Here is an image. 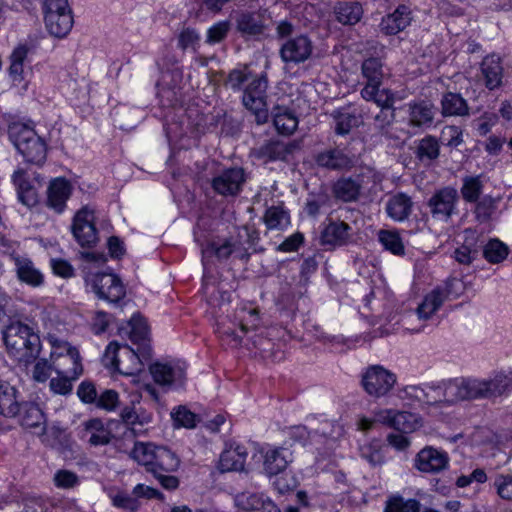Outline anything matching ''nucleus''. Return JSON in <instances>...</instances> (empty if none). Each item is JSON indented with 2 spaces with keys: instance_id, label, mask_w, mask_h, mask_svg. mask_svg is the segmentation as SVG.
<instances>
[{
  "instance_id": "44",
  "label": "nucleus",
  "mask_w": 512,
  "mask_h": 512,
  "mask_svg": "<svg viewBox=\"0 0 512 512\" xmlns=\"http://www.w3.org/2000/svg\"><path fill=\"white\" fill-rule=\"evenodd\" d=\"M483 183L480 176H467L463 179L460 189L462 198L468 203H475L480 199L483 191Z\"/></svg>"
},
{
  "instance_id": "60",
  "label": "nucleus",
  "mask_w": 512,
  "mask_h": 512,
  "mask_svg": "<svg viewBox=\"0 0 512 512\" xmlns=\"http://www.w3.org/2000/svg\"><path fill=\"white\" fill-rule=\"evenodd\" d=\"M230 30L229 21H220L211 26L207 31L206 42L209 44L219 43L224 40Z\"/></svg>"
},
{
  "instance_id": "11",
  "label": "nucleus",
  "mask_w": 512,
  "mask_h": 512,
  "mask_svg": "<svg viewBox=\"0 0 512 512\" xmlns=\"http://www.w3.org/2000/svg\"><path fill=\"white\" fill-rule=\"evenodd\" d=\"M186 368V364L181 361L157 362L150 366V373L154 381L163 387L182 386Z\"/></svg>"
},
{
  "instance_id": "2",
  "label": "nucleus",
  "mask_w": 512,
  "mask_h": 512,
  "mask_svg": "<svg viewBox=\"0 0 512 512\" xmlns=\"http://www.w3.org/2000/svg\"><path fill=\"white\" fill-rule=\"evenodd\" d=\"M3 340L10 356L20 363L35 361L41 351V340L34 327L12 321L3 331Z\"/></svg>"
},
{
  "instance_id": "31",
  "label": "nucleus",
  "mask_w": 512,
  "mask_h": 512,
  "mask_svg": "<svg viewBox=\"0 0 512 512\" xmlns=\"http://www.w3.org/2000/svg\"><path fill=\"white\" fill-rule=\"evenodd\" d=\"M44 21L48 32L57 38L67 36L74 23L72 12L46 15Z\"/></svg>"
},
{
  "instance_id": "29",
  "label": "nucleus",
  "mask_w": 512,
  "mask_h": 512,
  "mask_svg": "<svg viewBox=\"0 0 512 512\" xmlns=\"http://www.w3.org/2000/svg\"><path fill=\"white\" fill-rule=\"evenodd\" d=\"M434 119V106L426 101L408 104V123L414 127L430 126Z\"/></svg>"
},
{
  "instance_id": "23",
  "label": "nucleus",
  "mask_w": 512,
  "mask_h": 512,
  "mask_svg": "<svg viewBox=\"0 0 512 512\" xmlns=\"http://www.w3.org/2000/svg\"><path fill=\"white\" fill-rule=\"evenodd\" d=\"M351 226L345 222H331L321 233V243L330 246H343L351 240Z\"/></svg>"
},
{
  "instance_id": "62",
  "label": "nucleus",
  "mask_w": 512,
  "mask_h": 512,
  "mask_svg": "<svg viewBox=\"0 0 512 512\" xmlns=\"http://www.w3.org/2000/svg\"><path fill=\"white\" fill-rule=\"evenodd\" d=\"M54 484L58 488L70 489L79 484L78 476L69 470H59L54 475Z\"/></svg>"
},
{
  "instance_id": "12",
  "label": "nucleus",
  "mask_w": 512,
  "mask_h": 512,
  "mask_svg": "<svg viewBox=\"0 0 512 512\" xmlns=\"http://www.w3.org/2000/svg\"><path fill=\"white\" fill-rule=\"evenodd\" d=\"M246 182V175L243 168L235 167L222 171L212 179L213 190L222 196H236L242 190Z\"/></svg>"
},
{
  "instance_id": "49",
  "label": "nucleus",
  "mask_w": 512,
  "mask_h": 512,
  "mask_svg": "<svg viewBox=\"0 0 512 512\" xmlns=\"http://www.w3.org/2000/svg\"><path fill=\"white\" fill-rule=\"evenodd\" d=\"M476 203L474 214L479 222H487L491 219L497 208V200L490 195H485Z\"/></svg>"
},
{
  "instance_id": "19",
  "label": "nucleus",
  "mask_w": 512,
  "mask_h": 512,
  "mask_svg": "<svg viewBox=\"0 0 512 512\" xmlns=\"http://www.w3.org/2000/svg\"><path fill=\"white\" fill-rule=\"evenodd\" d=\"M302 148V140H270L259 149V155L268 158L270 161H287L288 157Z\"/></svg>"
},
{
  "instance_id": "48",
  "label": "nucleus",
  "mask_w": 512,
  "mask_h": 512,
  "mask_svg": "<svg viewBox=\"0 0 512 512\" xmlns=\"http://www.w3.org/2000/svg\"><path fill=\"white\" fill-rule=\"evenodd\" d=\"M130 332L129 337L133 343H141L143 348L146 347V340L149 333V329L147 323L143 317L140 315H134L130 321Z\"/></svg>"
},
{
  "instance_id": "1",
  "label": "nucleus",
  "mask_w": 512,
  "mask_h": 512,
  "mask_svg": "<svg viewBox=\"0 0 512 512\" xmlns=\"http://www.w3.org/2000/svg\"><path fill=\"white\" fill-rule=\"evenodd\" d=\"M509 381L504 375H496L491 379H461L453 380L436 387H431L430 391L438 392V397L429 398V392H425L418 386H410L408 389L417 399L428 404L438 402L456 403L463 400H473L481 398H492L502 395Z\"/></svg>"
},
{
  "instance_id": "26",
  "label": "nucleus",
  "mask_w": 512,
  "mask_h": 512,
  "mask_svg": "<svg viewBox=\"0 0 512 512\" xmlns=\"http://www.w3.org/2000/svg\"><path fill=\"white\" fill-rule=\"evenodd\" d=\"M47 193V205L60 213L71 194V185L66 179L57 178L50 183Z\"/></svg>"
},
{
  "instance_id": "14",
  "label": "nucleus",
  "mask_w": 512,
  "mask_h": 512,
  "mask_svg": "<svg viewBox=\"0 0 512 512\" xmlns=\"http://www.w3.org/2000/svg\"><path fill=\"white\" fill-rule=\"evenodd\" d=\"M376 421L388 425L401 433H411L420 426L417 415L406 411H395L392 409H385L377 412Z\"/></svg>"
},
{
  "instance_id": "24",
  "label": "nucleus",
  "mask_w": 512,
  "mask_h": 512,
  "mask_svg": "<svg viewBox=\"0 0 512 512\" xmlns=\"http://www.w3.org/2000/svg\"><path fill=\"white\" fill-rule=\"evenodd\" d=\"M464 236L463 244L454 251V258L460 264L470 265L479 256L482 242L479 243L476 233L471 230H465Z\"/></svg>"
},
{
  "instance_id": "13",
  "label": "nucleus",
  "mask_w": 512,
  "mask_h": 512,
  "mask_svg": "<svg viewBox=\"0 0 512 512\" xmlns=\"http://www.w3.org/2000/svg\"><path fill=\"white\" fill-rule=\"evenodd\" d=\"M203 258L215 256L219 260H226L231 255L241 260H248L249 253L244 243L231 236L222 242H210L202 249Z\"/></svg>"
},
{
  "instance_id": "38",
  "label": "nucleus",
  "mask_w": 512,
  "mask_h": 512,
  "mask_svg": "<svg viewBox=\"0 0 512 512\" xmlns=\"http://www.w3.org/2000/svg\"><path fill=\"white\" fill-rule=\"evenodd\" d=\"M263 221L269 230H284L290 225V214L282 205L271 206L266 209Z\"/></svg>"
},
{
  "instance_id": "21",
  "label": "nucleus",
  "mask_w": 512,
  "mask_h": 512,
  "mask_svg": "<svg viewBox=\"0 0 512 512\" xmlns=\"http://www.w3.org/2000/svg\"><path fill=\"white\" fill-rule=\"evenodd\" d=\"M413 206L414 203L409 195L404 192H398L388 198L385 204V211L392 220L402 222L410 217Z\"/></svg>"
},
{
  "instance_id": "61",
  "label": "nucleus",
  "mask_w": 512,
  "mask_h": 512,
  "mask_svg": "<svg viewBox=\"0 0 512 512\" xmlns=\"http://www.w3.org/2000/svg\"><path fill=\"white\" fill-rule=\"evenodd\" d=\"M60 364L50 363L47 359L37 360L33 368V379L37 382H45L51 375L52 370Z\"/></svg>"
},
{
  "instance_id": "6",
  "label": "nucleus",
  "mask_w": 512,
  "mask_h": 512,
  "mask_svg": "<svg viewBox=\"0 0 512 512\" xmlns=\"http://www.w3.org/2000/svg\"><path fill=\"white\" fill-rule=\"evenodd\" d=\"M397 382V376L381 365H371L361 377V386L372 398H381L389 394Z\"/></svg>"
},
{
  "instance_id": "8",
  "label": "nucleus",
  "mask_w": 512,
  "mask_h": 512,
  "mask_svg": "<svg viewBox=\"0 0 512 512\" xmlns=\"http://www.w3.org/2000/svg\"><path fill=\"white\" fill-rule=\"evenodd\" d=\"M459 195L454 187L437 190L428 200L427 206L431 216L439 221L448 222L457 213Z\"/></svg>"
},
{
  "instance_id": "43",
  "label": "nucleus",
  "mask_w": 512,
  "mask_h": 512,
  "mask_svg": "<svg viewBox=\"0 0 512 512\" xmlns=\"http://www.w3.org/2000/svg\"><path fill=\"white\" fill-rule=\"evenodd\" d=\"M481 250L484 258L493 264L504 261L509 254L508 246L498 239H492L486 245L482 244Z\"/></svg>"
},
{
  "instance_id": "42",
  "label": "nucleus",
  "mask_w": 512,
  "mask_h": 512,
  "mask_svg": "<svg viewBox=\"0 0 512 512\" xmlns=\"http://www.w3.org/2000/svg\"><path fill=\"white\" fill-rule=\"evenodd\" d=\"M36 132L28 125L20 122L11 123L8 126V137L18 151L35 137Z\"/></svg>"
},
{
  "instance_id": "16",
  "label": "nucleus",
  "mask_w": 512,
  "mask_h": 512,
  "mask_svg": "<svg viewBox=\"0 0 512 512\" xmlns=\"http://www.w3.org/2000/svg\"><path fill=\"white\" fill-rule=\"evenodd\" d=\"M313 44L309 37L299 35L282 44L280 57L285 63L299 64L311 56Z\"/></svg>"
},
{
  "instance_id": "39",
  "label": "nucleus",
  "mask_w": 512,
  "mask_h": 512,
  "mask_svg": "<svg viewBox=\"0 0 512 512\" xmlns=\"http://www.w3.org/2000/svg\"><path fill=\"white\" fill-rule=\"evenodd\" d=\"M443 302L444 293L441 288H436L418 306L416 315L419 319L427 320L441 307Z\"/></svg>"
},
{
  "instance_id": "35",
  "label": "nucleus",
  "mask_w": 512,
  "mask_h": 512,
  "mask_svg": "<svg viewBox=\"0 0 512 512\" xmlns=\"http://www.w3.org/2000/svg\"><path fill=\"white\" fill-rule=\"evenodd\" d=\"M443 116H465L469 114L466 100L458 93H445L441 100Z\"/></svg>"
},
{
  "instance_id": "34",
  "label": "nucleus",
  "mask_w": 512,
  "mask_h": 512,
  "mask_svg": "<svg viewBox=\"0 0 512 512\" xmlns=\"http://www.w3.org/2000/svg\"><path fill=\"white\" fill-rule=\"evenodd\" d=\"M15 266L18 278L31 286L37 287L43 283V275L34 267L33 262L24 257H16Z\"/></svg>"
},
{
  "instance_id": "32",
  "label": "nucleus",
  "mask_w": 512,
  "mask_h": 512,
  "mask_svg": "<svg viewBox=\"0 0 512 512\" xmlns=\"http://www.w3.org/2000/svg\"><path fill=\"white\" fill-rule=\"evenodd\" d=\"M333 13L342 25H355L363 16V8L358 2H337Z\"/></svg>"
},
{
  "instance_id": "57",
  "label": "nucleus",
  "mask_w": 512,
  "mask_h": 512,
  "mask_svg": "<svg viewBox=\"0 0 512 512\" xmlns=\"http://www.w3.org/2000/svg\"><path fill=\"white\" fill-rule=\"evenodd\" d=\"M360 184L361 189L366 188L370 184L379 185L383 181V175L372 167H362L360 171L354 175Z\"/></svg>"
},
{
  "instance_id": "55",
  "label": "nucleus",
  "mask_w": 512,
  "mask_h": 512,
  "mask_svg": "<svg viewBox=\"0 0 512 512\" xmlns=\"http://www.w3.org/2000/svg\"><path fill=\"white\" fill-rule=\"evenodd\" d=\"M171 417L176 426L194 428L197 422V415L188 410L185 406H179L171 412Z\"/></svg>"
},
{
  "instance_id": "5",
  "label": "nucleus",
  "mask_w": 512,
  "mask_h": 512,
  "mask_svg": "<svg viewBox=\"0 0 512 512\" xmlns=\"http://www.w3.org/2000/svg\"><path fill=\"white\" fill-rule=\"evenodd\" d=\"M180 465L179 457L170 449L158 446L154 453V460L149 473L159 481L161 486L167 490H175L179 486V479L171 475Z\"/></svg>"
},
{
  "instance_id": "33",
  "label": "nucleus",
  "mask_w": 512,
  "mask_h": 512,
  "mask_svg": "<svg viewBox=\"0 0 512 512\" xmlns=\"http://www.w3.org/2000/svg\"><path fill=\"white\" fill-rule=\"evenodd\" d=\"M19 421L26 429H39L38 433L45 430V417L42 410L35 404H24L19 407Z\"/></svg>"
},
{
  "instance_id": "27",
  "label": "nucleus",
  "mask_w": 512,
  "mask_h": 512,
  "mask_svg": "<svg viewBox=\"0 0 512 512\" xmlns=\"http://www.w3.org/2000/svg\"><path fill=\"white\" fill-rule=\"evenodd\" d=\"M247 451L245 447L237 445L225 449L219 460V469L221 472L242 471L244 470Z\"/></svg>"
},
{
  "instance_id": "17",
  "label": "nucleus",
  "mask_w": 512,
  "mask_h": 512,
  "mask_svg": "<svg viewBox=\"0 0 512 512\" xmlns=\"http://www.w3.org/2000/svg\"><path fill=\"white\" fill-rule=\"evenodd\" d=\"M314 160L319 167L328 170L349 171L354 167V158L339 148L320 151L315 155Z\"/></svg>"
},
{
  "instance_id": "58",
  "label": "nucleus",
  "mask_w": 512,
  "mask_h": 512,
  "mask_svg": "<svg viewBox=\"0 0 512 512\" xmlns=\"http://www.w3.org/2000/svg\"><path fill=\"white\" fill-rule=\"evenodd\" d=\"M363 99L375 102L381 109H392L394 104V94L391 90L380 89V86L374 87L372 97Z\"/></svg>"
},
{
  "instance_id": "54",
  "label": "nucleus",
  "mask_w": 512,
  "mask_h": 512,
  "mask_svg": "<svg viewBox=\"0 0 512 512\" xmlns=\"http://www.w3.org/2000/svg\"><path fill=\"white\" fill-rule=\"evenodd\" d=\"M200 43L199 33L191 28L186 27L181 30L178 35V47L182 50L191 49L196 51Z\"/></svg>"
},
{
  "instance_id": "36",
  "label": "nucleus",
  "mask_w": 512,
  "mask_h": 512,
  "mask_svg": "<svg viewBox=\"0 0 512 512\" xmlns=\"http://www.w3.org/2000/svg\"><path fill=\"white\" fill-rule=\"evenodd\" d=\"M19 412L16 390L8 382L0 381V414L13 417Z\"/></svg>"
},
{
  "instance_id": "4",
  "label": "nucleus",
  "mask_w": 512,
  "mask_h": 512,
  "mask_svg": "<svg viewBox=\"0 0 512 512\" xmlns=\"http://www.w3.org/2000/svg\"><path fill=\"white\" fill-rule=\"evenodd\" d=\"M267 88V76L260 74L252 76L243 90L242 104L255 115L258 124L266 123L268 120Z\"/></svg>"
},
{
  "instance_id": "52",
  "label": "nucleus",
  "mask_w": 512,
  "mask_h": 512,
  "mask_svg": "<svg viewBox=\"0 0 512 512\" xmlns=\"http://www.w3.org/2000/svg\"><path fill=\"white\" fill-rule=\"evenodd\" d=\"M360 455L372 466L381 465L384 462L381 444L377 440L361 446Z\"/></svg>"
},
{
  "instance_id": "53",
  "label": "nucleus",
  "mask_w": 512,
  "mask_h": 512,
  "mask_svg": "<svg viewBox=\"0 0 512 512\" xmlns=\"http://www.w3.org/2000/svg\"><path fill=\"white\" fill-rule=\"evenodd\" d=\"M329 202L330 198L326 192L311 193L307 198L305 210L309 216L315 217L322 207L329 205Z\"/></svg>"
},
{
  "instance_id": "9",
  "label": "nucleus",
  "mask_w": 512,
  "mask_h": 512,
  "mask_svg": "<svg viewBox=\"0 0 512 512\" xmlns=\"http://www.w3.org/2000/svg\"><path fill=\"white\" fill-rule=\"evenodd\" d=\"M89 281L98 298L109 303H118L126 294L121 279L113 273H97Z\"/></svg>"
},
{
  "instance_id": "30",
  "label": "nucleus",
  "mask_w": 512,
  "mask_h": 512,
  "mask_svg": "<svg viewBox=\"0 0 512 512\" xmlns=\"http://www.w3.org/2000/svg\"><path fill=\"white\" fill-rule=\"evenodd\" d=\"M481 71L488 89L493 90L502 84L503 68L498 56L485 57L481 63Z\"/></svg>"
},
{
  "instance_id": "40",
  "label": "nucleus",
  "mask_w": 512,
  "mask_h": 512,
  "mask_svg": "<svg viewBox=\"0 0 512 512\" xmlns=\"http://www.w3.org/2000/svg\"><path fill=\"white\" fill-rule=\"evenodd\" d=\"M46 152V144L38 135L33 137L29 141V144L27 143L24 145V147L19 151L27 162L37 165L42 164L45 161Z\"/></svg>"
},
{
  "instance_id": "56",
  "label": "nucleus",
  "mask_w": 512,
  "mask_h": 512,
  "mask_svg": "<svg viewBox=\"0 0 512 512\" xmlns=\"http://www.w3.org/2000/svg\"><path fill=\"white\" fill-rule=\"evenodd\" d=\"M275 477L276 479L274 480L273 485L280 494L293 491L299 484L297 477L291 471L285 470L283 473H280Z\"/></svg>"
},
{
  "instance_id": "18",
  "label": "nucleus",
  "mask_w": 512,
  "mask_h": 512,
  "mask_svg": "<svg viewBox=\"0 0 512 512\" xmlns=\"http://www.w3.org/2000/svg\"><path fill=\"white\" fill-rule=\"evenodd\" d=\"M292 462L293 452L290 448L284 446L273 447L264 454L263 468L269 477L277 476L283 473Z\"/></svg>"
},
{
  "instance_id": "7",
  "label": "nucleus",
  "mask_w": 512,
  "mask_h": 512,
  "mask_svg": "<svg viewBox=\"0 0 512 512\" xmlns=\"http://www.w3.org/2000/svg\"><path fill=\"white\" fill-rule=\"evenodd\" d=\"M63 363L71 364L70 370L55 367L57 377L50 380V389L56 394L67 395L72 391V380L78 378L82 373L80 356L75 348H69L67 354L61 358Z\"/></svg>"
},
{
  "instance_id": "63",
  "label": "nucleus",
  "mask_w": 512,
  "mask_h": 512,
  "mask_svg": "<svg viewBox=\"0 0 512 512\" xmlns=\"http://www.w3.org/2000/svg\"><path fill=\"white\" fill-rule=\"evenodd\" d=\"M494 485L502 499L512 500V475H498Z\"/></svg>"
},
{
  "instance_id": "15",
  "label": "nucleus",
  "mask_w": 512,
  "mask_h": 512,
  "mask_svg": "<svg viewBox=\"0 0 512 512\" xmlns=\"http://www.w3.org/2000/svg\"><path fill=\"white\" fill-rule=\"evenodd\" d=\"M414 462L415 468L420 472L439 473L448 467L449 457L445 451L426 446L418 452Z\"/></svg>"
},
{
  "instance_id": "41",
  "label": "nucleus",
  "mask_w": 512,
  "mask_h": 512,
  "mask_svg": "<svg viewBox=\"0 0 512 512\" xmlns=\"http://www.w3.org/2000/svg\"><path fill=\"white\" fill-rule=\"evenodd\" d=\"M331 116L335 122V133L337 135H347L358 126V117L349 111L348 108L334 110Z\"/></svg>"
},
{
  "instance_id": "22",
  "label": "nucleus",
  "mask_w": 512,
  "mask_h": 512,
  "mask_svg": "<svg viewBox=\"0 0 512 512\" xmlns=\"http://www.w3.org/2000/svg\"><path fill=\"white\" fill-rule=\"evenodd\" d=\"M412 21L411 10L406 5H400L396 10L385 16L380 23V30L386 35H396L407 28Z\"/></svg>"
},
{
  "instance_id": "10",
  "label": "nucleus",
  "mask_w": 512,
  "mask_h": 512,
  "mask_svg": "<svg viewBox=\"0 0 512 512\" xmlns=\"http://www.w3.org/2000/svg\"><path fill=\"white\" fill-rule=\"evenodd\" d=\"M72 233L82 247H92L98 241L94 224V212L87 206L81 208L73 218Z\"/></svg>"
},
{
  "instance_id": "28",
  "label": "nucleus",
  "mask_w": 512,
  "mask_h": 512,
  "mask_svg": "<svg viewBox=\"0 0 512 512\" xmlns=\"http://www.w3.org/2000/svg\"><path fill=\"white\" fill-rule=\"evenodd\" d=\"M236 30L242 36H256L264 31V23L260 14L244 11L235 18Z\"/></svg>"
},
{
  "instance_id": "51",
  "label": "nucleus",
  "mask_w": 512,
  "mask_h": 512,
  "mask_svg": "<svg viewBox=\"0 0 512 512\" xmlns=\"http://www.w3.org/2000/svg\"><path fill=\"white\" fill-rule=\"evenodd\" d=\"M439 156V144L436 138L426 136L417 147V157L421 160L432 161Z\"/></svg>"
},
{
  "instance_id": "3",
  "label": "nucleus",
  "mask_w": 512,
  "mask_h": 512,
  "mask_svg": "<svg viewBox=\"0 0 512 512\" xmlns=\"http://www.w3.org/2000/svg\"><path fill=\"white\" fill-rule=\"evenodd\" d=\"M150 356V349L144 347L138 353L126 344L121 346L113 341L106 347L102 361L105 367L113 371L124 376H133L142 371V358L148 359Z\"/></svg>"
},
{
  "instance_id": "20",
  "label": "nucleus",
  "mask_w": 512,
  "mask_h": 512,
  "mask_svg": "<svg viewBox=\"0 0 512 512\" xmlns=\"http://www.w3.org/2000/svg\"><path fill=\"white\" fill-rule=\"evenodd\" d=\"M363 78L366 84L361 90L362 98L372 97L374 87L381 86L384 77L383 63L377 57H369L365 59L361 66Z\"/></svg>"
},
{
  "instance_id": "59",
  "label": "nucleus",
  "mask_w": 512,
  "mask_h": 512,
  "mask_svg": "<svg viewBox=\"0 0 512 512\" xmlns=\"http://www.w3.org/2000/svg\"><path fill=\"white\" fill-rule=\"evenodd\" d=\"M252 78L250 72L240 69H233L229 72L225 85L230 87L233 91H241L243 84L249 82Z\"/></svg>"
},
{
  "instance_id": "46",
  "label": "nucleus",
  "mask_w": 512,
  "mask_h": 512,
  "mask_svg": "<svg viewBox=\"0 0 512 512\" xmlns=\"http://www.w3.org/2000/svg\"><path fill=\"white\" fill-rule=\"evenodd\" d=\"M421 504L416 499H404L401 496L388 498L384 512H420Z\"/></svg>"
},
{
  "instance_id": "45",
  "label": "nucleus",
  "mask_w": 512,
  "mask_h": 512,
  "mask_svg": "<svg viewBox=\"0 0 512 512\" xmlns=\"http://www.w3.org/2000/svg\"><path fill=\"white\" fill-rule=\"evenodd\" d=\"M157 448L158 446L151 443L137 442L135 443L130 455L139 464L145 466L147 472H149V467L153 464L154 453Z\"/></svg>"
},
{
  "instance_id": "25",
  "label": "nucleus",
  "mask_w": 512,
  "mask_h": 512,
  "mask_svg": "<svg viewBox=\"0 0 512 512\" xmlns=\"http://www.w3.org/2000/svg\"><path fill=\"white\" fill-rule=\"evenodd\" d=\"M361 187L355 176L340 177L332 187L336 199L345 202H356L361 195Z\"/></svg>"
},
{
  "instance_id": "50",
  "label": "nucleus",
  "mask_w": 512,
  "mask_h": 512,
  "mask_svg": "<svg viewBox=\"0 0 512 512\" xmlns=\"http://www.w3.org/2000/svg\"><path fill=\"white\" fill-rule=\"evenodd\" d=\"M263 494L256 493H241L236 496L235 502L239 508L238 512H251L258 511L263 504Z\"/></svg>"
},
{
  "instance_id": "47",
  "label": "nucleus",
  "mask_w": 512,
  "mask_h": 512,
  "mask_svg": "<svg viewBox=\"0 0 512 512\" xmlns=\"http://www.w3.org/2000/svg\"><path fill=\"white\" fill-rule=\"evenodd\" d=\"M378 239L383 247L395 255L404 254V245L397 231L380 230Z\"/></svg>"
},
{
  "instance_id": "37",
  "label": "nucleus",
  "mask_w": 512,
  "mask_h": 512,
  "mask_svg": "<svg viewBox=\"0 0 512 512\" xmlns=\"http://www.w3.org/2000/svg\"><path fill=\"white\" fill-rule=\"evenodd\" d=\"M272 113L274 126L279 133L290 135L296 130L298 119L288 108L276 107Z\"/></svg>"
},
{
  "instance_id": "64",
  "label": "nucleus",
  "mask_w": 512,
  "mask_h": 512,
  "mask_svg": "<svg viewBox=\"0 0 512 512\" xmlns=\"http://www.w3.org/2000/svg\"><path fill=\"white\" fill-rule=\"evenodd\" d=\"M138 497H133L128 493L119 492L112 497V503L114 506L118 508L127 509L130 511H135L139 507Z\"/></svg>"
}]
</instances>
